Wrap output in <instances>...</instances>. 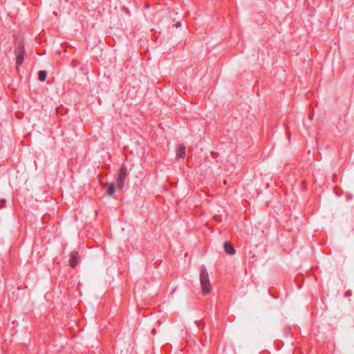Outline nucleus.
<instances>
[{"instance_id": "f257e3e1", "label": "nucleus", "mask_w": 354, "mask_h": 354, "mask_svg": "<svg viewBox=\"0 0 354 354\" xmlns=\"http://www.w3.org/2000/svg\"><path fill=\"white\" fill-rule=\"evenodd\" d=\"M200 283L203 295H207L211 291L212 286L209 279V274L205 266H201L200 267Z\"/></svg>"}, {"instance_id": "f03ea898", "label": "nucleus", "mask_w": 354, "mask_h": 354, "mask_svg": "<svg viewBox=\"0 0 354 354\" xmlns=\"http://www.w3.org/2000/svg\"><path fill=\"white\" fill-rule=\"evenodd\" d=\"M15 53L17 55L16 65H17V67H18L20 65H21V64L23 63L24 57V54H25L24 47L21 42H19L17 44L16 49H15Z\"/></svg>"}, {"instance_id": "7ed1b4c3", "label": "nucleus", "mask_w": 354, "mask_h": 354, "mask_svg": "<svg viewBox=\"0 0 354 354\" xmlns=\"http://www.w3.org/2000/svg\"><path fill=\"white\" fill-rule=\"evenodd\" d=\"M127 174V167L122 165L119 170V174L118 177V184L120 189H122L124 186V181Z\"/></svg>"}, {"instance_id": "20e7f679", "label": "nucleus", "mask_w": 354, "mask_h": 354, "mask_svg": "<svg viewBox=\"0 0 354 354\" xmlns=\"http://www.w3.org/2000/svg\"><path fill=\"white\" fill-rule=\"evenodd\" d=\"M223 248H224L225 253L227 254L232 255V254H234L236 252V250H235L234 246L229 241H226L224 243Z\"/></svg>"}, {"instance_id": "39448f33", "label": "nucleus", "mask_w": 354, "mask_h": 354, "mask_svg": "<svg viewBox=\"0 0 354 354\" xmlns=\"http://www.w3.org/2000/svg\"><path fill=\"white\" fill-rule=\"evenodd\" d=\"M78 261H79L78 252H73L71 253V259L69 261L70 266L71 268H75L77 265Z\"/></svg>"}, {"instance_id": "423d86ee", "label": "nucleus", "mask_w": 354, "mask_h": 354, "mask_svg": "<svg viewBox=\"0 0 354 354\" xmlns=\"http://www.w3.org/2000/svg\"><path fill=\"white\" fill-rule=\"evenodd\" d=\"M186 147L185 146L180 145L176 151V157L178 158H184L185 156Z\"/></svg>"}, {"instance_id": "0eeeda50", "label": "nucleus", "mask_w": 354, "mask_h": 354, "mask_svg": "<svg viewBox=\"0 0 354 354\" xmlns=\"http://www.w3.org/2000/svg\"><path fill=\"white\" fill-rule=\"evenodd\" d=\"M47 76L46 71H39L38 73V78L41 82H44Z\"/></svg>"}, {"instance_id": "6e6552de", "label": "nucleus", "mask_w": 354, "mask_h": 354, "mask_svg": "<svg viewBox=\"0 0 354 354\" xmlns=\"http://www.w3.org/2000/svg\"><path fill=\"white\" fill-rule=\"evenodd\" d=\"M115 192V186L113 184H110L108 189H107V191H106V193L109 195V196H112Z\"/></svg>"}, {"instance_id": "1a4fd4ad", "label": "nucleus", "mask_w": 354, "mask_h": 354, "mask_svg": "<svg viewBox=\"0 0 354 354\" xmlns=\"http://www.w3.org/2000/svg\"><path fill=\"white\" fill-rule=\"evenodd\" d=\"M345 295H346V297H348V296L351 295V290H347V291L346 292V293H345Z\"/></svg>"}, {"instance_id": "9d476101", "label": "nucleus", "mask_w": 354, "mask_h": 354, "mask_svg": "<svg viewBox=\"0 0 354 354\" xmlns=\"http://www.w3.org/2000/svg\"><path fill=\"white\" fill-rule=\"evenodd\" d=\"M175 26L176 28H179L181 26V23L180 21L177 22L176 24H175Z\"/></svg>"}, {"instance_id": "9b49d317", "label": "nucleus", "mask_w": 354, "mask_h": 354, "mask_svg": "<svg viewBox=\"0 0 354 354\" xmlns=\"http://www.w3.org/2000/svg\"><path fill=\"white\" fill-rule=\"evenodd\" d=\"M313 116H314V113H310V114H309V115H308V118H309V120H312V119H313Z\"/></svg>"}, {"instance_id": "f8f14e48", "label": "nucleus", "mask_w": 354, "mask_h": 354, "mask_svg": "<svg viewBox=\"0 0 354 354\" xmlns=\"http://www.w3.org/2000/svg\"><path fill=\"white\" fill-rule=\"evenodd\" d=\"M151 333H152V334H153V335H155V334H156V329H155V328H153V329L152 330Z\"/></svg>"}, {"instance_id": "ddd939ff", "label": "nucleus", "mask_w": 354, "mask_h": 354, "mask_svg": "<svg viewBox=\"0 0 354 354\" xmlns=\"http://www.w3.org/2000/svg\"><path fill=\"white\" fill-rule=\"evenodd\" d=\"M145 7H146V8H149V5L148 3H147V4L145 5Z\"/></svg>"}]
</instances>
